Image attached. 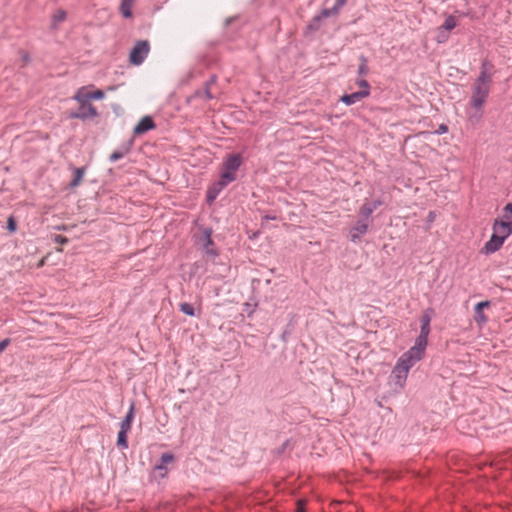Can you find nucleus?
<instances>
[{
  "instance_id": "nucleus-1",
  "label": "nucleus",
  "mask_w": 512,
  "mask_h": 512,
  "mask_svg": "<svg viewBox=\"0 0 512 512\" xmlns=\"http://www.w3.org/2000/svg\"><path fill=\"white\" fill-rule=\"evenodd\" d=\"M242 164V156L238 153L228 154L222 164L220 178L230 184L236 180V172Z\"/></svg>"
},
{
  "instance_id": "nucleus-2",
  "label": "nucleus",
  "mask_w": 512,
  "mask_h": 512,
  "mask_svg": "<svg viewBox=\"0 0 512 512\" xmlns=\"http://www.w3.org/2000/svg\"><path fill=\"white\" fill-rule=\"evenodd\" d=\"M150 52V43L148 40H139L130 51L129 61L133 65H141Z\"/></svg>"
},
{
  "instance_id": "nucleus-3",
  "label": "nucleus",
  "mask_w": 512,
  "mask_h": 512,
  "mask_svg": "<svg viewBox=\"0 0 512 512\" xmlns=\"http://www.w3.org/2000/svg\"><path fill=\"white\" fill-rule=\"evenodd\" d=\"M491 87L473 83L470 105L475 110H481L489 96Z\"/></svg>"
},
{
  "instance_id": "nucleus-4",
  "label": "nucleus",
  "mask_w": 512,
  "mask_h": 512,
  "mask_svg": "<svg viewBox=\"0 0 512 512\" xmlns=\"http://www.w3.org/2000/svg\"><path fill=\"white\" fill-rule=\"evenodd\" d=\"M494 74V64L491 61L484 59L480 67V73L474 83L491 87Z\"/></svg>"
},
{
  "instance_id": "nucleus-5",
  "label": "nucleus",
  "mask_w": 512,
  "mask_h": 512,
  "mask_svg": "<svg viewBox=\"0 0 512 512\" xmlns=\"http://www.w3.org/2000/svg\"><path fill=\"white\" fill-rule=\"evenodd\" d=\"M98 116V111L91 103H79L77 111L70 114L72 119L87 120Z\"/></svg>"
},
{
  "instance_id": "nucleus-6",
  "label": "nucleus",
  "mask_w": 512,
  "mask_h": 512,
  "mask_svg": "<svg viewBox=\"0 0 512 512\" xmlns=\"http://www.w3.org/2000/svg\"><path fill=\"white\" fill-rule=\"evenodd\" d=\"M492 229L496 235L505 241L512 234V220L495 219Z\"/></svg>"
},
{
  "instance_id": "nucleus-7",
  "label": "nucleus",
  "mask_w": 512,
  "mask_h": 512,
  "mask_svg": "<svg viewBox=\"0 0 512 512\" xmlns=\"http://www.w3.org/2000/svg\"><path fill=\"white\" fill-rule=\"evenodd\" d=\"M434 315V310L432 308H427L424 310L421 318H420V334L417 338L424 339L428 341V336L430 334V323L432 320V317Z\"/></svg>"
},
{
  "instance_id": "nucleus-8",
  "label": "nucleus",
  "mask_w": 512,
  "mask_h": 512,
  "mask_svg": "<svg viewBox=\"0 0 512 512\" xmlns=\"http://www.w3.org/2000/svg\"><path fill=\"white\" fill-rule=\"evenodd\" d=\"M174 461V455L170 452H165L161 455L159 461L154 466V472L160 478H165L168 472L167 465Z\"/></svg>"
},
{
  "instance_id": "nucleus-9",
  "label": "nucleus",
  "mask_w": 512,
  "mask_h": 512,
  "mask_svg": "<svg viewBox=\"0 0 512 512\" xmlns=\"http://www.w3.org/2000/svg\"><path fill=\"white\" fill-rule=\"evenodd\" d=\"M427 343V340L416 338L414 346L405 353L417 363L424 356Z\"/></svg>"
},
{
  "instance_id": "nucleus-10",
  "label": "nucleus",
  "mask_w": 512,
  "mask_h": 512,
  "mask_svg": "<svg viewBox=\"0 0 512 512\" xmlns=\"http://www.w3.org/2000/svg\"><path fill=\"white\" fill-rule=\"evenodd\" d=\"M370 222L360 218L350 230V240L359 242L361 236L367 233Z\"/></svg>"
},
{
  "instance_id": "nucleus-11",
  "label": "nucleus",
  "mask_w": 512,
  "mask_h": 512,
  "mask_svg": "<svg viewBox=\"0 0 512 512\" xmlns=\"http://www.w3.org/2000/svg\"><path fill=\"white\" fill-rule=\"evenodd\" d=\"M229 184L226 183L224 180H222L221 178L214 182L208 189H207V193H206V201L207 203L211 204L212 202L215 201V199L217 198V196L220 194V192L226 187L228 186Z\"/></svg>"
},
{
  "instance_id": "nucleus-12",
  "label": "nucleus",
  "mask_w": 512,
  "mask_h": 512,
  "mask_svg": "<svg viewBox=\"0 0 512 512\" xmlns=\"http://www.w3.org/2000/svg\"><path fill=\"white\" fill-rule=\"evenodd\" d=\"M503 243L504 240L493 232L492 236L490 237V240L487 241L484 247L482 248V252L486 255L492 254L498 251L502 247Z\"/></svg>"
},
{
  "instance_id": "nucleus-13",
  "label": "nucleus",
  "mask_w": 512,
  "mask_h": 512,
  "mask_svg": "<svg viewBox=\"0 0 512 512\" xmlns=\"http://www.w3.org/2000/svg\"><path fill=\"white\" fill-rule=\"evenodd\" d=\"M155 128V123L150 116H144L134 127L133 132L135 135H142Z\"/></svg>"
},
{
  "instance_id": "nucleus-14",
  "label": "nucleus",
  "mask_w": 512,
  "mask_h": 512,
  "mask_svg": "<svg viewBox=\"0 0 512 512\" xmlns=\"http://www.w3.org/2000/svg\"><path fill=\"white\" fill-rule=\"evenodd\" d=\"M370 95V91H357L353 92L351 94H344L340 101L343 102L346 105H352L355 104L358 101H361L362 99L368 97Z\"/></svg>"
},
{
  "instance_id": "nucleus-15",
  "label": "nucleus",
  "mask_w": 512,
  "mask_h": 512,
  "mask_svg": "<svg viewBox=\"0 0 512 512\" xmlns=\"http://www.w3.org/2000/svg\"><path fill=\"white\" fill-rule=\"evenodd\" d=\"M133 145V140H129L125 143H123L118 149H116L109 157V160L111 162H116L120 159H122L125 155H127Z\"/></svg>"
},
{
  "instance_id": "nucleus-16",
  "label": "nucleus",
  "mask_w": 512,
  "mask_h": 512,
  "mask_svg": "<svg viewBox=\"0 0 512 512\" xmlns=\"http://www.w3.org/2000/svg\"><path fill=\"white\" fill-rule=\"evenodd\" d=\"M490 306V301H482L475 305V321L479 324H485L488 320L487 316L484 314V308Z\"/></svg>"
},
{
  "instance_id": "nucleus-17",
  "label": "nucleus",
  "mask_w": 512,
  "mask_h": 512,
  "mask_svg": "<svg viewBox=\"0 0 512 512\" xmlns=\"http://www.w3.org/2000/svg\"><path fill=\"white\" fill-rule=\"evenodd\" d=\"M408 372H409L408 370H406L405 368L401 367L397 363L394 366V368L392 370V376L396 379V384L399 387L402 388L404 386L405 381L407 379Z\"/></svg>"
},
{
  "instance_id": "nucleus-18",
  "label": "nucleus",
  "mask_w": 512,
  "mask_h": 512,
  "mask_svg": "<svg viewBox=\"0 0 512 512\" xmlns=\"http://www.w3.org/2000/svg\"><path fill=\"white\" fill-rule=\"evenodd\" d=\"M134 410H135V405H134V402H132L130 405L129 411L127 412L126 416L120 423V429L130 431L131 425H132V422L134 419Z\"/></svg>"
},
{
  "instance_id": "nucleus-19",
  "label": "nucleus",
  "mask_w": 512,
  "mask_h": 512,
  "mask_svg": "<svg viewBox=\"0 0 512 512\" xmlns=\"http://www.w3.org/2000/svg\"><path fill=\"white\" fill-rule=\"evenodd\" d=\"M135 0H121L120 3V12L124 18H131L132 14V6Z\"/></svg>"
},
{
  "instance_id": "nucleus-20",
  "label": "nucleus",
  "mask_w": 512,
  "mask_h": 512,
  "mask_svg": "<svg viewBox=\"0 0 512 512\" xmlns=\"http://www.w3.org/2000/svg\"><path fill=\"white\" fill-rule=\"evenodd\" d=\"M73 98L78 103H90V91H87L85 87H81L77 90Z\"/></svg>"
},
{
  "instance_id": "nucleus-21",
  "label": "nucleus",
  "mask_w": 512,
  "mask_h": 512,
  "mask_svg": "<svg viewBox=\"0 0 512 512\" xmlns=\"http://www.w3.org/2000/svg\"><path fill=\"white\" fill-rule=\"evenodd\" d=\"M375 210L373 209V207L369 204V201H365L363 203V205L360 207V210H359V216L361 219H364L366 221H371L370 220V217H371V214L374 212Z\"/></svg>"
},
{
  "instance_id": "nucleus-22",
  "label": "nucleus",
  "mask_w": 512,
  "mask_h": 512,
  "mask_svg": "<svg viewBox=\"0 0 512 512\" xmlns=\"http://www.w3.org/2000/svg\"><path fill=\"white\" fill-rule=\"evenodd\" d=\"M396 363L409 371L416 364V361L404 353L400 356Z\"/></svg>"
},
{
  "instance_id": "nucleus-23",
  "label": "nucleus",
  "mask_w": 512,
  "mask_h": 512,
  "mask_svg": "<svg viewBox=\"0 0 512 512\" xmlns=\"http://www.w3.org/2000/svg\"><path fill=\"white\" fill-rule=\"evenodd\" d=\"M129 431L120 429L117 436V446L121 449L128 448L127 434Z\"/></svg>"
},
{
  "instance_id": "nucleus-24",
  "label": "nucleus",
  "mask_w": 512,
  "mask_h": 512,
  "mask_svg": "<svg viewBox=\"0 0 512 512\" xmlns=\"http://www.w3.org/2000/svg\"><path fill=\"white\" fill-rule=\"evenodd\" d=\"M192 98H201V99H205V100H211V99H213V95L211 93V89H209L208 86H204L203 89L195 91Z\"/></svg>"
},
{
  "instance_id": "nucleus-25",
  "label": "nucleus",
  "mask_w": 512,
  "mask_h": 512,
  "mask_svg": "<svg viewBox=\"0 0 512 512\" xmlns=\"http://www.w3.org/2000/svg\"><path fill=\"white\" fill-rule=\"evenodd\" d=\"M84 173H85V169L83 167L75 168L74 176H73V179H72V181L70 183V186L71 187H77L80 184V182L82 181Z\"/></svg>"
},
{
  "instance_id": "nucleus-26",
  "label": "nucleus",
  "mask_w": 512,
  "mask_h": 512,
  "mask_svg": "<svg viewBox=\"0 0 512 512\" xmlns=\"http://www.w3.org/2000/svg\"><path fill=\"white\" fill-rule=\"evenodd\" d=\"M457 25L456 18L453 15H449L444 23L440 26L444 31H451L454 29Z\"/></svg>"
},
{
  "instance_id": "nucleus-27",
  "label": "nucleus",
  "mask_w": 512,
  "mask_h": 512,
  "mask_svg": "<svg viewBox=\"0 0 512 512\" xmlns=\"http://www.w3.org/2000/svg\"><path fill=\"white\" fill-rule=\"evenodd\" d=\"M339 13L340 11L335 6H333L331 8L322 9L318 15L321 17V19H324L331 16H337Z\"/></svg>"
},
{
  "instance_id": "nucleus-28",
  "label": "nucleus",
  "mask_w": 512,
  "mask_h": 512,
  "mask_svg": "<svg viewBox=\"0 0 512 512\" xmlns=\"http://www.w3.org/2000/svg\"><path fill=\"white\" fill-rule=\"evenodd\" d=\"M322 19L319 15L314 16L311 21L307 25V30L309 31H317L321 27Z\"/></svg>"
},
{
  "instance_id": "nucleus-29",
  "label": "nucleus",
  "mask_w": 512,
  "mask_h": 512,
  "mask_svg": "<svg viewBox=\"0 0 512 512\" xmlns=\"http://www.w3.org/2000/svg\"><path fill=\"white\" fill-rule=\"evenodd\" d=\"M179 309L185 315H188V316H195L196 315L195 309H194V307L190 303H187V302L180 303Z\"/></svg>"
},
{
  "instance_id": "nucleus-30",
  "label": "nucleus",
  "mask_w": 512,
  "mask_h": 512,
  "mask_svg": "<svg viewBox=\"0 0 512 512\" xmlns=\"http://www.w3.org/2000/svg\"><path fill=\"white\" fill-rule=\"evenodd\" d=\"M66 17H67V13H66V11H64V10H58V11L53 15V17H52V22H53V24H52V25H53V28L55 27V25H56L57 23H61V22L65 21Z\"/></svg>"
},
{
  "instance_id": "nucleus-31",
  "label": "nucleus",
  "mask_w": 512,
  "mask_h": 512,
  "mask_svg": "<svg viewBox=\"0 0 512 512\" xmlns=\"http://www.w3.org/2000/svg\"><path fill=\"white\" fill-rule=\"evenodd\" d=\"M360 62L361 63L358 67V74L364 76L368 73L367 58L365 56L361 55Z\"/></svg>"
},
{
  "instance_id": "nucleus-32",
  "label": "nucleus",
  "mask_w": 512,
  "mask_h": 512,
  "mask_svg": "<svg viewBox=\"0 0 512 512\" xmlns=\"http://www.w3.org/2000/svg\"><path fill=\"white\" fill-rule=\"evenodd\" d=\"M212 230L211 229H205L204 230V239H203V246L204 248H209L213 245V240L211 238Z\"/></svg>"
},
{
  "instance_id": "nucleus-33",
  "label": "nucleus",
  "mask_w": 512,
  "mask_h": 512,
  "mask_svg": "<svg viewBox=\"0 0 512 512\" xmlns=\"http://www.w3.org/2000/svg\"><path fill=\"white\" fill-rule=\"evenodd\" d=\"M292 447V443H291V440L288 439L286 440L280 447H278L276 450H275V453L280 456L282 454H284L286 452L287 449H290Z\"/></svg>"
},
{
  "instance_id": "nucleus-34",
  "label": "nucleus",
  "mask_w": 512,
  "mask_h": 512,
  "mask_svg": "<svg viewBox=\"0 0 512 512\" xmlns=\"http://www.w3.org/2000/svg\"><path fill=\"white\" fill-rule=\"evenodd\" d=\"M18 53L21 56V61H22L21 67H25L26 65H28L31 62V56H30L29 52H27L25 50H19Z\"/></svg>"
},
{
  "instance_id": "nucleus-35",
  "label": "nucleus",
  "mask_w": 512,
  "mask_h": 512,
  "mask_svg": "<svg viewBox=\"0 0 512 512\" xmlns=\"http://www.w3.org/2000/svg\"><path fill=\"white\" fill-rule=\"evenodd\" d=\"M438 30H439V31H438V35H437V42H438V43H443V42H445V41L448 39V37H449L448 32H447V31H444L441 27H439V29H438Z\"/></svg>"
},
{
  "instance_id": "nucleus-36",
  "label": "nucleus",
  "mask_w": 512,
  "mask_h": 512,
  "mask_svg": "<svg viewBox=\"0 0 512 512\" xmlns=\"http://www.w3.org/2000/svg\"><path fill=\"white\" fill-rule=\"evenodd\" d=\"M478 112L474 113V114H470L469 115V121L472 123V124H477L480 119L482 118V112L481 110H477Z\"/></svg>"
},
{
  "instance_id": "nucleus-37",
  "label": "nucleus",
  "mask_w": 512,
  "mask_h": 512,
  "mask_svg": "<svg viewBox=\"0 0 512 512\" xmlns=\"http://www.w3.org/2000/svg\"><path fill=\"white\" fill-rule=\"evenodd\" d=\"M91 100H100L104 98V92L100 89L90 92Z\"/></svg>"
},
{
  "instance_id": "nucleus-38",
  "label": "nucleus",
  "mask_w": 512,
  "mask_h": 512,
  "mask_svg": "<svg viewBox=\"0 0 512 512\" xmlns=\"http://www.w3.org/2000/svg\"><path fill=\"white\" fill-rule=\"evenodd\" d=\"M356 83L361 88L360 91H370V85L367 80L360 79Z\"/></svg>"
},
{
  "instance_id": "nucleus-39",
  "label": "nucleus",
  "mask_w": 512,
  "mask_h": 512,
  "mask_svg": "<svg viewBox=\"0 0 512 512\" xmlns=\"http://www.w3.org/2000/svg\"><path fill=\"white\" fill-rule=\"evenodd\" d=\"M16 227H17V224H16L15 219L12 216L9 217L8 221H7V229L10 232H14L16 230Z\"/></svg>"
},
{
  "instance_id": "nucleus-40",
  "label": "nucleus",
  "mask_w": 512,
  "mask_h": 512,
  "mask_svg": "<svg viewBox=\"0 0 512 512\" xmlns=\"http://www.w3.org/2000/svg\"><path fill=\"white\" fill-rule=\"evenodd\" d=\"M508 212H511V216H512V202L508 203L503 208V218L506 219V220L510 219V216L508 215Z\"/></svg>"
},
{
  "instance_id": "nucleus-41",
  "label": "nucleus",
  "mask_w": 512,
  "mask_h": 512,
  "mask_svg": "<svg viewBox=\"0 0 512 512\" xmlns=\"http://www.w3.org/2000/svg\"><path fill=\"white\" fill-rule=\"evenodd\" d=\"M448 132V126L446 124L439 125L438 129L435 131L436 134H445Z\"/></svg>"
},
{
  "instance_id": "nucleus-42",
  "label": "nucleus",
  "mask_w": 512,
  "mask_h": 512,
  "mask_svg": "<svg viewBox=\"0 0 512 512\" xmlns=\"http://www.w3.org/2000/svg\"><path fill=\"white\" fill-rule=\"evenodd\" d=\"M296 512H305V501L304 500L300 499L297 501Z\"/></svg>"
},
{
  "instance_id": "nucleus-43",
  "label": "nucleus",
  "mask_w": 512,
  "mask_h": 512,
  "mask_svg": "<svg viewBox=\"0 0 512 512\" xmlns=\"http://www.w3.org/2000/svg\"><path fill=\"white\" fill-rule=\"evenodd\" d=\"M10 341L11 340L9 338H5L2 341H0V353L6 349V347L9 345Z\"/></svg>"
},
{
  "instance_id": "nucleus-44",
  "label": "nucleus",
  "mask_w": 512,
  "mask_h": 512,
  "mask_svg": "<svg viewBox=\"0 0 512 512\" xmlns=\"http://www.w3.org/2000/svg\"><path fill=\"white\" fill-rule=\"evenodd\" d=\"M369 204L373 207L374 210H376L379 206L383 205V201L380 199H376L373 201H369Z\"/></svg>"
},
{
  "instance_id": "nucleus-45",
  "label": "nucleus",
  "mask_w": 512,
  "mask_h": 512,
  "mask_svg": "<svg viewBox=\"0 0 512 512\" xmlns=\"http://www.w3.org/2000/svg\"><path fill=\"white\" fill-rule=\"evenodd\" d=\"M55 242L59 244H65L68 242V239L65 236L62 235H56L55 236Z\"/></svg>"
},
{
  "instance_id": "nucleus-46",
  "label": "nucleus",
  "mask_w": 512,
  "mask_h": 512,
  "mask_svg": "<svg viewBox=\"0 0 512 512\" xmlns=\"http://www.w3.org/2000/svg\"><path fill=\"white\" fill-rule=\"evenodd\" d=\"M347 0H335L334 6L340 11L341 8L346 4Z\"/></svg>"
},
{
  "instance_id": "nucleus-47",
  "label": "nucleus",
  "mask_w": 512,
  "mask_h": 512,
  "mask_svg": "<svg viewBox=\"0 0 512 512\" xmlns=\"http://www.w3.org/2000/svg\"><path fill=\"white\" fill-rule=\"evenodd\" d=\"M216 76L212 75L208 81L205 82V86H208L211 89V86L216 83Z\"/></svg>"
},
{
  "instance_id": "nucleus-48",
  "label": "nucleus",
  "mask_w": 512,
  "mask_h": 512,
  "mask_svg": "<svg viewBox=\"0 0 512 512\" xmlns=\"http://www.w3.org/2000/svg\"><path fill=\"white\" fill-rule=\"evenodd\" d=\"M205 249H206L207 254L212 255V256H217V252L214 249H210V248H205Z\"/></svg>"
},
{
  "instance_id": "nucleus-49",
  "label": "nucleus",
  "mask_w": 512,
  "mask_h": 512,
  "mask_svg": "<svg viewBox=\"0 0 512 512\" xmlns=\"http://www.w3.org/2000/svg\"><path fill=\"white\" fill-rule=\"evenodd\" d=\"M265 218L266 219H271V220L275 219V217H271V216H266Z\"/></svg>"
},
{
  "instance_id": "nucleus-50",
  "label": "nucleus",
  "mask_w": 512,
  "mask_h": 512,
  "mask_svg": "<svg viewBox=\"0 0 512 512\" xmlns=\"http://www.w3.org/2000/svg\"><path fill=\"white\" fill-rule=\"evenodd\" d=\"M508 215L510 216V220H512L511 212H508Z\"/></svg>"
}]
</instances>
